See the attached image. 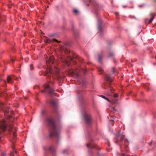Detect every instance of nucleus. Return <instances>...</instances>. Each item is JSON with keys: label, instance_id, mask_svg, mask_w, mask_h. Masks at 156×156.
Wrapping results in <instances>:
<instances>
[{"label": "nucleus", "instance_id": "nucleus-1", "mask_svg": "<svg viewBox=\"0 0 156 156\" xmlns=\"http://www.w3.org/2000/svg\"><path fill=\"white\" fill-rule=\"evenodd\" d=\"M0 110L2 111L5 118L0 121V140L1 139V136L2 133L7 130L12 136L10 141L13 144L16 142L17 134L16 131L17 129L14 127L12 121L13 119L14 112L9 107H6L5 105L1 101H0Z\"/></svg>", "mask_w": 156, "mask_h": 156}, {"label": "nucleus", "instance_id": "nucleus-2", "mask_svg": "<svg viewBox=\"0 0 156 156\" xmlns=\"http://www.w3.org/2000/svg\"><path fill=\"white\" fill-rule=\"evenodd\" d=\"M41 116L45 119V122L49 127V136L55 138L58 144L60 140V126L55 125V119L52 116H49L46 109L41 111Z\"/></svg>", "mask_w": 156, "mask_h": 156}, {"label": "nucleus", "instance_id": "nucleus-3", "mask_svg": "<svg viewBox=\"0 0 156 156\" xmlns=\"http://www.w3.org/2000/svg\"><path fill=\"white\" fill-rule=\"evenodd\" d=\"M54 59L53 57H50L49 59L46 61V63L48 67L47 70L45 73V75L50 76V80H48L49 83L53 84L54 82L52 80L54 79H55L59 76V69L57 68L52 69L50 66L54 64Z\"/></svg>", "mask_w": 156, "mask_h": 156}, {"label": "nucleus", "instance_id": "nucleus-4", "mask_svg": "<svg viewBox=\"0 0 156 156\" xmlns=\"http://www.w3.org/2000/svg\"><path fill=\"white\" fill-rule=\"evenodd\" d=\"M124 136L123 134L120 133H118L116 134L117 140L115 143H119L121 151L123 152L124 149H125L126 151H128L127 147L129 144L128 140L125 139Z\"/></svg>", "mask_w": 156, "mask_h": 156}, {"label": "nucleus", "instance_id": "nucleus-5", "mask_svg": "<svg viewBox=\"0 0 156 156\" xmlns=\"http://www.w3.org/2000/svg\"><path fill=\"white\" fill-rule=\"evenodd\" d=\"M61 53H62V55H61L59 57L60 60L61 61L65 64L68 66V59L70 61H72L73 59V57L70 56L67 58L66 56L64 55L63 53L67 54L68 53L70 52V51L65 47H61Z\"/></svg>", "mask_w": 156, "mask_h": 156}, {"label": "nucleus", "instance_id": "nucleus-6", "mask_svg": "<svg viewBox=\"0 0 156 156\" xmlns=\"http://www.w3.org/2000/svg\"><path fill=\"white\" fill-rule=\"evenodd\" d=\"M81 112L85 121L88 126H90L91 125V116L88 113L86 108L84 107L83 109H81Z\"/></svg>", "mask_w": 156, "mask_h": 156}, {"label": "nucleus", "instance_id": "nucleus-7", "mask_svg": "<svg viewBox=\"0 0 156 156\" xmlns=\"http://www.w3.org/2000/svg\"><path fill=\"white\" fill-rule=\"evenodd\" d=\"M85 94L84 91L83 89H80L77 92V98L80 101L84 102V96Z\"/></svg>", "mask_w": 156, "mask_h": 156}, {"label": "nucleus", "instance_id": "nucleus-8", "mask_svg": "<svg viewBox=\"0 0 156 156\" xmlns=\"http://www.w3.org/2000/svg\"><path fill=\"white\" fill-rule=\"evenodd\" d=\"M44 90L42 91V93L47 92L49 94H51L55 93L54 90L50 87V85L49 84H45L44 85Z\"/></svg>", "mask_w": 156, "mask_h": 156}, {"label": "nucleus", "instance_id": "nucleus-9", "mask_svg": "<svg viewBox=\"0 0 156 156\" xmlns=\"http://www.w3.org/2000/svg\"><path fill=\"white\" fill-rule=\"evenodd\" d=\"M87 146L89 149V151L90 152L92 149H95L98 150L100 149V147L96 144L92 142L89 143L87 144Z\"/></svg>", "mask_w": 156, "mask_h": 156}, {"label": "nucleus", "instance_id": "nucleus-10", "mask_svg": "<svg viewBox=\"0 0 156 156\" xmlns=\"http://www.w3.org/2000/svg\"><path fill=\"white\" fill-rule=\"evenodd\" d=\"M50 103L53 108L54 112L58 114V105L57 101L55 100L52 101L50 102Z\"/></svg>", "mask_w": 156, "mask_h": 156}, {"label": "nucleus", "instance_id": "nucleus-11", "mask_svg": "<svg viewBox=\"0 0 156 156\" xmlns=\"http://www.w3.org/2000/svg\"><path fill=\"white\" fill-rule=\"evenodd\" d=\"M69 73H70V76L75 77L77 80L80 79V76L79 74L75 72L74 70H72V71H70Z\"/></svg>", "mask_w": 156, "mask_h": 156}, {"label": "nucleus", "instance_id": "nucleus-12", "mask_svg": "<svg viewBox=\"0 0 156 156\" xmlns=\"http://www.w3.org/2000/svg\"><path fill=\"white\" fill-rule=\"evenodd\" d=\"M44 149L45 151H49L52 153L54 152L55 151V149L53 146L50 147L48 149H47V147H44Z\"/></svg>", "mask_w": 156, "mask_h": 156}, {"label": "nucleus", "instance_id": "nucleus-13", "mask_svg": "<svg viewBox=\"0 0 156 156\" xmlns=\"http://www.w3.org/2000/svg\"><path fill=\"white\" fill-rule=\"evenodd\" d=\"M99 96L102 97V98H104L107 101H108L109 102L113 103H116L117 102V101L115 99L113 100H110L108 98L106 97L104 95H98Z\"/></svg>", "mask_w": 156, "mask_h": 156}, {"label": "nucleus", "instance_id": "nucleus-14", "mask_svg": "<svg viewBox=\"0 0 156 156\" xmlns=\"http://www.w3.org/2000/svg\"><path fill=\"white\" fill-rule=\"evenodd\" d=\"M102 23V20L101 19L99 20L98 21V31L100 33H101L102 32L101 30V25Z\"/></svg>", "mask_w": 156, "mask_h": 156}, {"label": "nucleus", "instance_id": "nucleus-15", "mask_svg": "<svg viewBox=\"0 0 156 156\" xmlns=\"http://www.w3.org/2000/svg\"><path fill=\"white\" fill-rule=\"evenodd\" d=\"M54 42H58V41L55 39H48L45 40V42L46 43L50 44L51 43Z\"/></svg>", "mask_w": 156, "mask_h": 156}, {"label": "nucleus", "instance_id": "nucleus-16", "mask_svg": "<svg viewBox=\"0 0 156 156\" xmlns=\"http://www.w3.org/2000/svg\"><path fill=\"white\" fill-rule=\"evenodd\" d=\"M151 17L148 21L149 23H150L153 21L154 19L155 16L156 15V14L155 13H151Z\"/></svg>", "mask_w": 156, "mask_h": 156}, {"label": "nucleus", "instance_id": "nucleus-17", "mask_svg": "<svg viewBox=\"0 0 156 156\" xmlns=\"http://www.w3.org/2000/svg\"><path fill=\"white\" fill-rule=\"evenodd\" d=\"M7 81L9 83H13L12 78L10 76H8L7 78Z\"/></svg>", "mask_w": 156, "mask_h": 156}, {"label": "nucleus", "instance_id": "nucleus-18", "mask_svg": "<svg viewBox=\"0 0 156 156\" xmlns=\"http://www.w3.org/2000/svg\"><path fill=\"white\" fill-rule=\"evenodd\" d=\"M12 148L13 149V151L10 153V156H14V153H17V151L15 150L14 147L13 146H12Z\"/></svg>", "mask_w": 156, "mask_h": 156}, {"label": "nucleus", "instance_id": "nucleus-19", "mask_svg": "<svg viewBox=\"0 0 156 156\" xmlns=\"http://www.w3.org/2000/svg\"><path fill=\"white\" fill-rule=\"evenodd\" d=\"M118 97V94H116V93L114 95V98H112V99H111L110 100H113L114 99H115L117 101V102H116V103H112L114 104H117L118 103L117 100L115 98H116L117 97Z\"/></svg>", "mask_w": 156, "mask_h": 156}, {"label": "nucleus", "instance_id": "nucleus-20", "mask_svg": "<svg viewBox=\"0 0 156 156\" xmlns=\"http://www.w3.org/2000/svg\"><path fill=\"white\" fill-rule=\"evenodd\" d=\"M117 118L116 117H113L110 120V121H112V122H114L115 121H117Z\"/></svg>", "mask_w": 156, "mask_h": 156}, {"label": "nucleus", "instance_id": "nucleus-21", "mask_svg": "<svg viewBox=\"0 0 156 156\" xmlns=\"http://www.w3.org/2000/svg\"><path fill=\"white\" fill-rule=\"evenodd\" d=\"M0 80L1 81V82H3V83H4V84L2 85L3 87H5L6 85V81L5 80H3L2 81L1 80H2V77L0 75Z\"/></svg>", "mask_w": 156, "mask_h": 156}, {"label": "nucleus", "instance_id": "nucleus-22", "mask_svg": "<svg viewBox=\"0 0 156 156\" xmlns=\"http://www.w3.org/2000/svg\"><path fill=\"white\" fill-rule=\"evenodd\" d=\"M117 155L118 156H128V155L127 154H125V153H123V152H121V154H120L118 153H117Z\"/></svg>", "mask_w": 156, "mask_h": 156}, {"label": "nucleus", "instance_id": "nucleus-23", "mask_svg": "<svg viewBox=\"0 0 156 156\" xmlns=\"http://www.w3.org/2000/svg\"><path fill=\"white\" fill-rule=\"evenodd\" d=\"M105 78L108 81L111 82V80L110 79V77L109 75H106L105 76Z\"/></svg>", "mask_w": 156, "mask_h": 156}, {"label": "nucleus", "instance_id": "nucleus-24", "mask_svg": "<svg viewBox=\"0 0 156 156\" xmlns=\"http://www.w3.org/2000/svg\"><path fill=\"white\" fill-rule=\"evenodd\" d=\"M81 85H82V87L83 89V88L85 87L86 85V82L85 81H82V83Z\"/></svg>", "mask_w": 156, "mask_h": 156}, {"label": "nucleus", "instance_id": "nucleus-25", "mask_svg": "<svg viewBox=\"0 0 156 156\" xmlns=\"http://www.w3.org/2000/svg\"><path fill=\"white\" fill-rule=\"evenodd\" d=\"M62 153L64 154H68V150L66 149L63 150L62 151Z\"/></svg>", "mask_w": 156, "mask_h": 156}, {"label": "nucleus", "instance_id": "nucleus-26", "mask_svg": "<svg viewBox=\"0 0 156 156\" xmlns=\"http://www.w3.org/2000/svg\"><path fill=\"white\" fill-rule=\"evenodd\" d=\"M98 71L100 72V74H101L103 73V70L102 69L101 67H100L98 68Z\"/></svg>", "mask_w": 156, "mask_h": 156}, {"label": "nucleus", "instance_id": "nucleus-27", "mask_svg": "<svg viewBox=\"0 0 156 156\" xmlns=\"http://www.w3.org/2000/svg\"><path fill=\"white\" fill-rule=\"evenodd\" d=\"M102 58V56L101 55H100L99 56L98 61L99 62H101Z\"/></svg>", "mask_w": 156, "mask_h": 156}, {"label": "nucleus", "instance_id": "nucleus-28", "mask_svg": "<svg viewBox=\"0 0 156 156\" xmlns=\"http://www.w3.org/2000/svg\"><path fill=\"white\" fill-rule=\"evenodd\" d=\"M81 71L84 74H85L87 72V69H82Z\"/></svg>", "mask_w": 156, "mask_h": 156}, {"label": "nucleus", "instance_id": "nucleus-29", "mask_svg": "<svg viewBox=\"0 0 156 156\" xmlns=\"http://www.w3.org/2000/svg\"><path fill=\"white\" fill-rule=\"evenodd\" d=\"M78 34L77 32L74 31V35L76 38H77V37L78 36Z\"/></svg>", "mask_w": 156, "mask_h": 156}, {"label": "nucleus", "instance_id": "nucleus-30", "mask_svg": "<svg viewBox=\"0 0 156 156\" xmlns=\"http://www.w3.org/2000/svg\"><path fill=\"white\" fill-rule=\"evenodd\" d=\"M114 54L112 52H110L108 56L109 57H111L113 56Z\"/></svg>", "mask_w": 156, "mask_h": 156}, {"label": "nucleus", "instance_id": "nucleus-31", "mask_svg": "<svg viewBox=\"0 0 156 156\" xmlns=\"http://www.w3.org/2000/svg\"><path fill=\"white\" fill-rule=\"evenodd\" d=\"M110 91H111V93H109L108 94H109V95H112V93H113V92L112 91H112V89H110Z\"/></svg>", "mask_w": 156, "mask_h": 156}, {"label": "nucleus", "instance_id": "nucleus-32", "mask_svg": "<svg viewBox=\"0 0 156 156\" xmlns=\"http://www.w3.org/2000/svg\"><path fill=\"white\" fill-rule=\"evenodd\" d=\"M30 69L31 70H33L34 69V67L33 66L32 64H31V65H30Z\"/></svg>", "mask_w": 156, "mask_h": 156}, {"label": "nucleus", "instance_id": "nucleus-33", "mask_svg": "<svg viewBox=\"0 0 156 156\" xmlns=\"http://www.w3.org/2000/svg\"><path fill=\"white\" fill-rule=\"evenodd\" d=\"M90 2L92 3H94V2L97 4V3L95 2V0H90Z\"/></svg>", "mask_w": 156, "mask_h": 156}, {"label": "nucleus", "instance_id": "nucleus-34", "mask_svg": "<svg viewBox=\"0 0 156 156\" xmlns=\"http://www.w3.org/2000/svg\"><path fill=\"white\" fill-rule=\"evenodd\" d=\"M73 12L75 13H77L78 12V11L77 9H74L73 10Z\"/></svg>", "mask_w": 156, "mask_h": 156}, {"label": "nucleus", "instance_id": "nucleus-35", "mask_svg": "<svg viewBox=\"0 0 156 156\" xmlns=\"http://www.w3.org/2000/svg\"><path fill=\"white\" fill-rule=\"evenodd\" d=\"M112 110L114 112H116V109H115L114 108H112Z\"/></svg>", "mask_w": 156, "mask_h": 156}, {"label": "nucleus", "instance_id": "nucleus-36", "mask_svg": "<svg viewBox=\"0 0 156 156\" xmlns=\"http://www.w3.org/2000/svg\"><path fill=\"white\" fill-rule=\"evenodd\" d=\"M14 78L16 80H18V77L16 76H14Z\"/></svg>", "mask_w": 156, "mask_h": 156}, {"label": "nucleus", "instance_id": "nucleus-37", "mask_svg": "<svg viewBox=\"0 0 156 156\" xmlns=\"http://www.w3.org/2000/svg\"><path fill=\"white\" fill-rule=\"evenodd\" d=\"M115 14L116 16H118L119 13L118 12H115Z\"/></svg>", "mask_w": 156, "mask_h": 156}, {"label": "nucleus", "instance_id": "nucleus-38", "mask_svg": "<svg viewBox=\"0 0 156 156\" xmlns=\"http://www.w3.org/2000/svg\"><path fill=\"white\" fill-rule=\"evenodd\" d=\"M112 73H115V70L114 68H113V69Z\"/></svg>", "mask_w": 156, "mask_h": 156}, {"label": "nucleus", "instance_id": "nucleus-39", "mask_svg": "<svg viewBox=\"0 0 156 156\" xmlns=\"http://www.w3.org/2000/svg\"><path fill=\"white\" fill-rule=\"evenodd\" d=\"M89 139L90 140H91V141H93V139L91 137H89Z\"/></svg>", "mask_w": 156, "mask_h": 156}, {"label": "nucleus", "instance_id": "nucleus-40", "mask_svg": "<svg viewBox=\"0 0 156 156\" xmlns=\"http://www.w3.org/2000/svg\"><path fill=\"white\" fill-rule=\"evenodd\" d=\"M139 7H142V5H139Z\"/></svg>", "mask_w": 156, "mask_h": 156}, {"label": "nucleus", "instance_id": "nucleus-41", "mask_svg": "<svg viewBox=\"0 0 156 156\" xmlns=\"http://www.w3.org/2000/svg\"><path fill=\"white\" fill-rule=\"evenodd\" d=\"M151 144H152V142H151L150 143H149V145H151Z\"/></svg>", "mask_w": 156, "mask_h": 156}, {"label": "nucleus", "instance_id": "nucleus-42", "mask_svg": "<svg viewBox=\"0 0 156 156\" xmlns=\"http://www.w3.org/2000/svg\"><path fill=\"white\" fill-rule=\"evenodd\" d=\"M108 146H110V144L109 143H108Z\"/></svg>", "mask_w": 156, "mask_h": 156}, {"label": "nucleus", "instance_id": "nucleus-43", "mask_svg": "<svg viewBox=\"0 0 156 156\" xmlns=\"http://www.w3.org/2000/svg\"><path fill=\"white\" fill-rule=\"evenodd\" d=\"M11 60L13 62H14L15 61L14 60H13V59H11Z\"/></svg>", "mask_w": 156, "mask_h": 156}, {"label": "nucleus", "instance_id": "nucleus-44", "mask_svg": "<svg viewBox=\"0 0 156 156\" xmlns=\"http://www.w3.org/2000/svg\"><path fill=\"white\" fill-rule=\"evenodd\" d=\"M126 7V6H123V7H124V8H125V7Z\"/></svg>", "mask_w": 156, "mask_h": 156}, {"label": "nucleus", "instance_id": "nucleus-45", "mask_svg": "<svg viewBox=\"0 0 156 156\" xmlns=\"http://www.w3.org/2000/svg\"><path fill=\"white\" fill-rule=\"evenodd\" d=\"M67 55V57H68V55Z\"/></svg>", "mask_w": 156, "mask_h": 156}, {"label": "nucleus", "instance_id": "nucleus-46", "mask_svg": "<svg viewBox=\"0 0 156 156\" xmlns=\"http://www.w3.org/2000/svg\"><path fill=\"white\" fill-rule=\"evenodd\" d=\"M0 92H2V91H0Z\"/></svg>", "mask_w": 156, "mask_h": 156}, {"label": "nucleus", "instance_id": "nucleus-47", "mask_svg": "<svg viewBox=\"0 0 156 156\" xmlns=\"http://www.w3.org/2000/svg\"><path fill=\"white\" fill-rule=\"evenodd\" d=\"M0 92H2V91H0Z\"/></svg>", "mask_w": 156, "mask_h": 156}, {"label": "nucleus", "instance_id": "nucleus-48", "mask_svg": "<svg viewBox=\"0 0 156 156\" xmlns=\"http://www.w3.org/2000/svg\"><path fill=\"white\" fill-rule=\"evenodd\" d=\"M0 92H2V91H0Z\"/></svg>", "mask_w": 156, "mask_h": 156}, {"label": "nucleus", "instance_id": "nucleus-49", "mask_svg": "<svg viewBox=\"0 0 156 156\" xmlns=\"http://www.w3.org/2000/svg\"><path fill=\"white\" fill-rule=\"evenodd\" d=\"M0 92H2V91H0Z\"/></svg>", "mask_w": 156, "mask_h": 156}]
</instances>
